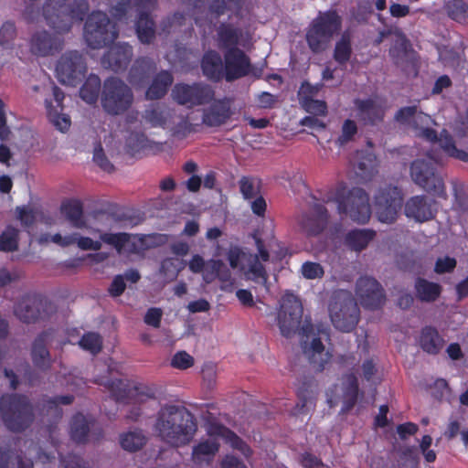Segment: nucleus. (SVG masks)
Instances as JSON below:
<instances>
[{
  "instance_id": "1",
  "label": "nucleus",
  "mask_w": 468,
  "mask_h": 468,
  "mask_svg": "<svg viewBox=\"0 0 468 468\" xmlns=\"http://www.w3.org/2000/svg\"><path fill=\"white\" fill-rule=\"evenodd\" d=\"M302 315L303 306L299 299L292 293H285L278 314L281 333L285 337H291L300 329L303 355L316 370H323L330 355L325 351L320 335H326L327 333L320 326L314 327L307 319L302 323Z\"/></svg>"
},
{
  "instance_id": "2",
  "label": "nucleus",
  "mask_w": 468,
  "mask_h": 468,
  "mask_svg": "<svg viewBox=\"0 0 468 468\" xmlns=\"http://www.w3.org/2000/svg\"><path fill=\"white\" fill-rule=\"evenodd\" d=\"M197 430L194 416L185 407L165 404L154 416V434L170 447L178 448L188 444Z\"/></svg>"
},
{
  "instance_id": "3",
  "label": "nucleus",
  "mask_w": 468,
  "mask_h": 468,
  "mask_svg": "<svg viewBox=\"0 0 468 468\" xmlns=\"http://www.w3.org/2000/svg\"><path fill=\"white\" fill-rule=\"evenodd\" d=\"M89 10L86 1L46 0L41 13L33 5L25 9V17L30 22H45L57 33L64 34L70 30L75 22L81 21Z\"/></svg>"
},
{
  "instance_id": "4",
  "label": "nucleus",
  "mask_w": 468,
  "mask_h": 468,
  "mask_svg": "<svg viewBox=\"0 0 468 468\" xmlns=\"http://www.w3.org/2000/svg\"><path fill=\"white\" fill-rule=\"evenodd\" d=\"M395 119L401 125L410 129L416 136L429 142L439 141L441 149L452 157L468 163V153L456 148L452 137L443 130L440 138L434 126L437 122L427 113L421 112L418 106H407L399 110Z\"/></svg>"
},
{
  "instance_id": "5",
  "label": "nucleus",
  "mask_w": 468,
  "mask_h": 468,
  "mask_svg": "<svg viewBox=\"0 0 468 468\" xmlns=\"http://www.w3.org/2000/svg\"><path fill=\"white\" fill-rule=\"evenodd\" d=\"M133 102V91L123 80L115 77L105 80L101 88V104L106 113L121 115L130 109Z\"/></svg>"
},
{
  "instance_id": "6",
  "label": "nucleus",
  "mask_w": 468,
  "mask_h": 468,
  "mask_svg": "<svg viewBox=\"0 0 468 468\" xmlns=\"http://www.w3.org/2000/svg\"><path fill=\"white\" fill-rule=\"evenodd\" d=\"M341 28V18L335 11L320 13L310 25L306 41L314 53L325 50L333 37Z\"/></svg>"
},
{
  "instance_id": "7",
  "label": "nucleus",
  "mask_w": 468,
  "mask_h": 468,
  "mask_svg": "<svg viewBox=\"0 0 468 468\" xmlns=\"http://www.w3.org/2000/svg\"><path fill=\"white\" fill-rule=\"evenodd\" d=\"M329 315L334 326L343 332L352 331L359 316L358 306L346 291H339L334 293L329 303Z\"/></svg>"
},
{
  "instance_id": "8",
  "label": "nucleus",
  "mask_w": 468,
  "mask_h": 468,
  "mask_svg": "<svg viewBox=\"0 0 468 468\" xmlns=\"http://www.w3.org/2000/svg\"><path fill=\"white\" fill-rule=\"evenodd\" d=\"M0 411L4 423L13 431L25 430L33 420L32 407L24 396H3L0 399Z\"/></svg>"
},
{
  "instance_id": "9",
  "label": "nucleus",
  "mask_w": 468,
  "mask_h": 468,
  "mask_svg": "<svg viewBox=\"0 0 468 468\" xmlns=\"http://www.w3.org/2000/svg\"><path fill=\"white\" fill-rule=\"evenodd\" d=\"M118 36L115 25L105 13L93 12L87 19L84 38L89 47L101 48L113 42Z\"/></svg>"
},
{
  "instance_id": "10",
  "label": "nucleus",
  "mask_w": 468,
  "mask_h": 468,
  "mask_svg": "<svg viewBox=\"0 0 468 468\" xmlns=\"http://www.w3.org/2000/svg\"><path fill=\"white\" fill-rule=\"evenodd\" d=\"M410 175L412 181L424 190L439 196L444 194L442 177L432 165L431 157L413 161L410 167Z\"/></svg>"
},
{
  "instance_id": "11",
  "label": "nucleus",
  "mask_w": 468,
  "mask_h": 468,
  "mask_svg": "<svg viewBox=\"0 0 468 468\" xmlns=\"http://www.w3.org/2000/svg\"><path fill=\"white\" fill-rule=\"evenodd\" d=\"M339 213L346 214L352 220L366 223L371 216L369 197L362 188H352L347 195L338 202Z\"/></svg>"
},
{
  "instance_id": "12",
  "label": "nucleus",
  "mask_w": 468,
  "mask_h": 468,
  "mask_svg": "<svg viewBox=\"0 0 468 468\" xmlns=\"http://www.w3.org/2000/svg\"><path fill=\"white\" fill-rule=\"evenodd\" d=\"M403 197L397 186H388L375 197L376 215L383 223H393L400 211Z\"/></svg>"
},
{
  "instance_id": "13",
  "label": "nucleus",
  "mask_w": 468,
  "mask_h": 468,
  "mask_svg": "<svg viewBox=\"0 0 468 468\" xmlns=\"http://www.w3.org/2000/svg\"><path fill=\"white\" fill-rule=\"evenodd\" d=\"M171 96L178 104L191 108L212 101L215 91L209 85L203 83H178L173 88Z\"/></svg>"
},
{
  "instance_id": "14",
  "label": "nucleus",
  "mask_w": 468,
  "mask_h": 468,
  "mask_svg": "<svg viewBox=\"0 0 468 468\" xmlns=\"http://www.w3.org/2000/svg\"><path fill=\"white\" fill-rule=\"evenodd\" d=\"M57 77L63 84L74 85L86 72V64L82 56L77 51L65 53L56 67Z\"/></svg>"
},
{
  "instance_id": "15",
  "label": "nucleus",
  "mask_w": 468,
  "mask_h": 468,
  "mask_svg": "<svg viewBox=\"0 0 468 468\" xmlns=\"http://www.w3.org/2000/svg\"><path fill=\"white\" fill-rule=\"evenodd\" d=\"M99 232V240H94L89 237H83L78 232H75V244L83 250H100L102 247V242L113 247L118 253H122L125 245L129 242L130 236L127 233H110L106 231Z\"/></svg>"
},
{
  "instance_id": "16",
  "label": "nucleus",
  "mask_w": 468,
  "mask_h": 468,
  "mask_svg": "<svg viewBox=\"0 0 468 468\" xmlns=\"http://www.w3.org/2000/svg\"><path fill=\"white\" fill-rule=\"evenodd\" d=\"M327 222V209L318 201L310 206L309 213H303L297 218L300 230L307 235L319 234L326 227Z\"/></svg>"
},
{
  "instance_id": "17",
  "label": "nucleus",
  "mask_w": 468,
  "mask_h": 468,
  "mask_svg": "<svg viewBox=\"0 0 468 468\" xmlns=\"http://www.w3.org/2000/svg\"><path fill=\"white\" fill-rule=\"evenodd\" d=\"M356 295L362 305L367 308H378L385 297L379 283L371 277H360L356 282Z\"/></svg>"
},
{
  "instance_id": "18",
  "label": "nucleus",
  "mask_w": 468,
  "mask_h": 468,
  "mask_svg": "<svg viewBox=\"0 0 468 468\" xmlns=\"http://www.w3.org/2000/svg\"><path fill=\"white\" fill-rule=\"evenodd\" d=\"M224 58V76L228 81L239 79L250 72V60L242 50L231 48L226 52Z\"/></svg>"
},
{
  "instance_id": "19",
  "label": "nucleus",
  "mask_w": 468,
  "mask_h": 468,
  "mask_svg": "<svg viewBox=\"0 0 468 468\" xmlns=\"http://www.w3.org/2000/svg\"><path fill=\"white\" fill-rule=\"evenodd\" d=\"M211 104L203 110L202 122L208 127L225 124L231 117V101L224 98L210 101Z\"/></svg>"
},
{
  "instance_id": "20",
  "label": "nucleus",
  "mask_w": 468,
  "mask_h": 468,
  "mask_svg": "<svg viewBox=\"0 0 468 468\" xmlns=\"http://www.w3.org/2000/svg\"><path fill=\"white\" fill-rule=\"evenodd\" d=\"M357 379L355 375L349 374L345 376L341 386L335 387V397L328 399L330 407L336 405L342 401L343 410H349L356 403L357 398Z\"/></svg>"
},
{
  "instance_id": "21",
  "label": "nucleus",
  "mask_w": 468,
  "mask_h": 468,
  "mask_svg": "<svg viewBox=\"0 0 468 468\" xmlns=\"http://www.w3.org/2000/svg\"><path fill=\"white\" fill-rule=\"evenodd\" d=\"M47 91H51L55 105L48 100H46V108L50 122L59 131L65 132L70 126L69 117L62 112V101L64 94L58 87H48Z\"/></svg>"
},
{
  "instance_id": "22",
  "label": "nucleus",
  "mask_w": 468,
  "mask_h": 468,
  "mask_svg": "<svg viewBox=\"0 0 468 468\" xmlns=\"http://www.w3.org/2000/svg\"><path fill=\"white\" fill-rule=\"evenodd\" d=\"M355 106L357 111V117L365 124H376L384 118L385 108L378 100H356Z\"/></svg>"
},
{
  "instance_id": "23",
  "label": "nucleus",
  "mask_w": 468,
  "mask_h": 468,
  "mask_svg": "<svg viewBox=\"0 0 468 468\" xmlns=\"http://www.w3.org/2000/svg\"><path fill=\"white\" fill-rule=\"evenodd\" d=\"M405 215L418 222L430 220L434 216L432 202L424 196L410 197L405 204Z\"/></svg>"
},
{
  "instance_id": "24",
  "label": "nucleus",
  "mask_w": 468,
  "mask_h": 468,
  "mask_svg": "<svg viewBox=\"0 0 468 468\" xmlns=\"http://www.w3.org/2000/svg\"><path fill=\"white\" fill-rule=\"evenodd\" d=\"M207 431L211 437L223 439L232 448L239 451L246 458L251 455V449L239 437L223 425L215 421H209Z\"/></svg>"
},
{
  "instance_id": "25",
  "label": "nucleus",
  "mask_w": 468,
  "mask_h": 468,
  "mask_svg": "<svg viewBox=\"0 0 468 468\" xmlns=\"http://www.w3.org/2000/svg\"><path fill=\"white\" fill-rule=\"evenodd\" d=\"M155 0H138L137 11L139 19L136 22V32L141 42L150 43L154 37V22L144 10H149L154 5Z\"/></svg>"
},
{
  "instance_id": "26",
  "label": "nucleus",
  "mask_w": 468,
  "mask_h": 468,
  "mask_svg": "<svg viewBox=\"0 0 468 468\" xmlns=\"http://www.w3.org/2000/svg\"><path fill=\"white\" fill-rule=\"evenodd\" d=\"M133 57L132 48L127 44H117L110 48L102 58V65L114 71L123 69Z\"/></svg>"
},
{
  "instance_id": "27",
  "label": "nucleus",
  "mask_w": 468,
  "mask_h": 468,
  "mask_svg": "<svg viewBox=\"0 0 468 468\" xmlns=\"http://www.w3.org/2000/svg\"><path fill=\"white\" fill-rule=\"evenodd\" d=\"M104 385L118 401L129 399L135 403L144 402V395L140 393L137 387L131 384L128 380L115 379Z\"/></svg>"
},
{
  "instance_id": "28",
  "label": "nucleus",
  "mask_w": 468,
  "mask_h": 468,
  "mask_svg": "<svg viewBox=\"0 0 468 468\" xmlns=\"http://www.w3.org/2000/svg\"><path fill=\"white\" fill-rule=\"evenodd\" d=\"M155 70L156 64L153 59L148 58H138L130 69L128 80L134 88H142Z\"/></svg>"
},
{
  "instance_id": "29",
  "label": "nucleus",
  "mask_w": 468,
  "mask_h": 468,
  "mask_svg": "<svg viewBox=\"0 0 468 468\" xmlns=\"http://www.w3.org/2000/svg\"><path fill=\"white\" fill-rule=\"evenodd\" d=\"M60 41L48 31L35 33L30 41V51L37 56H48L60 48Z\"/></svg>"
},
{
  "instance_id": "30",
  "label": "nucleus",
  "mask_w": 468,
  "mask_h": 468,
  "mask_svg": "<svg viewBox=\"0 0 468 468\" xmlns=\"http://www.w3.org/2000/svg\"><path fill=\"white\" fill-rule=\"evenodd\" d=\"M50 336L49 334L44 333L37 337L33 343L32 360L34 365L40 369H47L51 365L50 354L47 347Z\"/></svg>"
},
{
  "instance_id": "31",
  "label": "nucleus",
  "mask_w": 468,
  "mask_h": 468,
  "mask_svg": "<svg viewBox=\"0 0 468 468\" xmlns=\"http://www.w3.org/2000/svg\"><path fill=\"white\" fill-rule=\"evenodd\" d=\"M42 301L37 297L23 298L15 307L14 313L16 316L25 323L36 321L39 314V307Z\"/></svg>"
},
{
  "instance_id": "32",
  "label": "nucleus",
  "mask_w": 468,
  "mask_h": 468,
  "mask_svg": "<svg viewBox=\"0 0 468 468\" xmlns=\"http://www.w3.org/2000/svg\"><path fill=\"white\" fill-rule=\"evenodd\" d=\"M175 112L165 106L157 105L144 112V118L154 127L168 128Z\"/></svg>"
},
{
  "instance_id": "33",
  "label": "nucleus",
  "mask_w": 468,
  "mask_h": 468,
  "mask_svg": "<svg viewBox=\"0 0 468 468\" xmlns=\"http://www.w3.org/2000/svg\"><path fill=\"white\" fill-rule=\"evenodd\" d=\"M416 297L421 302H435L441 295V286L424 278H418L414 284Z\"/></svg>"
},
{
  "instance_id": "34",
  "label": "nucleus",
  "mask_w": 468,
  "mask_h": 468,
  "mask_svg": "<svg viewBox=\"0 0 468 468\" xmlns=\"http://www.w3.org/2000/svg\"><path fill=\"white\" fill-rule=\"evenodd\" d=\"M356 175L363 181L370 180L377 173V160L372 154H357L354 165Z\"/></svg>"
},
{
  "instance_id": "35",
  "label": "nucleus",
  "mask_w": 468,
  "mask_h": 468,
  "mask_svg": "<svg viewBox=\"0 0 468 468\" xmlns=\"http://www.w3.org/2000/svg\"><path fill=\"white\" fill-rule=\"evenodd\" d=\"M202 69L204 75L211 80H220L224 74V65L221 57L215 51L207 52L202 60Z\"/></svg>"
},
{
  "instance_id": "36",
  "label": "nucleus",
  "mask_w": 468,
  "mask_h": 468,
  "mask_svg": "<svg viewBox=\"0 0 468 468\" xmlns=\"http://www.w3.org/2000/svg\"><path fill=\"white\" fill-rule=\"evenodd\" d=\"M173 83L172 75L166 71L162 70L154 76L146 91V98L149 100H157L165 96L168 88Z\"/></svg>"
},
{
  "instance_id": "37",
  "label": "nucleus",
  "mask_w": 468,
  "mask_h": 468,
  "mask_svg": "<svg viewBox=\"0 0 468 468\" xmlns=\"http://www.w3.org/2000/svg\"><path fill=\"white\" fill-rule=\"evenodd\" d=\"M375 232L370 229H355L349 231L345 238V244L355 251L365 250L373 240Z\"/></svg>"
},
{
  "instance_id": "38",
  "label": "nucleus",
  "mask_w": 468,
  "mask_h": 468,
  "mask_svg": "<svg viewBox=\"0 0 468 468\" xmlns=\"http://www.w3.org/2000/svg\"><path fill=\"white\" fill-rule=\"evenodd\" d=\"M61 210L67 220L76 229H87V223L83 215V207L80 202L73 200L64 203Z\"/></svg>"
},
{
  "instance_id": "39",
  "label": "nucleus",
  "mask_w": 468,
  "mask_h": 468,
  "mask_svg": "<svg viewBox=\"0 0 468 468\" xmlns=\"http://www.w3.org/2000/svg\"><path fill=\"white\" fill-rule=\"evenodd\" d=\"M420 345L429 354H437L444 346V340L437 330L431 327H425L420 334Z\"/></svg>"
},
{
  "instance_id": "40",
  "label": "nucleus",
  "mask_w": 468,
  "mask_h": 468,
  "mask_svg": "<svg viewBox=\"0 0 468 468\" xmlns=\"http://www.w3.org/2000/svg\"><path fill=\"white\" fill-rule=\"evenodd\" d=\"M218 451L215 439L201 441L193 448L192 458L197 464L209 463Z\"/></svg>"
},
{
  "instance_id": "41",
  "label": "nucleus",
  "mask_w": 468,
  "mask_h": 468,
  "mask_svg": "<svg viewBox=\"0 0 468 468\" xmlns=\"http://www.w3.org/2000/svg\"><path fill=\"white\" fill-rule=\"evenodd\" d=\"M73 401V397L58 396L53 399H44L41 405V414L52 419H58L61 415L59 405H69Z\"/></svg>"
},
{
  "instance_id": "42",
  "label": "nucleus",
  "mask_w": 468,
  "mask_h": 468,
  "mask_svg": "<svg viewBox=\"0 0 468 468\" xmlns=\"http://www.w3.org/2000/svg\"><path fill=\"white\" fill-rule=\"evenodd\" d=\"M352 55L351 37L345 32L341 38L335 43L334 58L339 65H346Z\"/></svg>"
},
{
  "instance_id": "43",
  "label": "nucleus",
  "mask_w": 468,
  "mask_h": 468,
  "mask_svg": "<svg viewBox=\"0 0 468 468\" xmlns=\"http://www.w3.org/2000/svg\"><path fill=\"white\" fill-rule=\"evenodd\" d=\"M120 442L124 450L135 452L145 444L146 437L141 430H134L122 434Z\"/></svg>"
},
{
  "instance_id": "44",
  "label": "nucleus",
  "mask_w": 468,
  "mask_h": 468,
  "mask_svg": "<svg viewBox=\"0 0 468 468\" xmlns=\"http://www.w3.org/2000/svg\"><path fill=\"white\" fill-rule=\"evenodd\" d=\"M244 273L247 280L252 281L257 284L262 285L266 288V290H268V275L261 263L259 262L257 255H251V263Z\"/></svg>"
},
{
  "instance_id": "45",
  "label": "nucleus",
  "mask_w": 468,
  "mask_h": 468,
  "mask_svg": "<svg viewBox=\"0 0 468 468\" xmlns=\"http://www.w3.org/2000/svg\"><path fill=\"white\" fill-rule=\"evenodd\" d=\"M101 86V80L98 76H89L80 90L81 99L88 103L95 102L98 99Z\"/></svg>"
},
{
  "instance_id": "46",
  "label": "nucleus",
  "mask_w": 468,
  "mask_h": 468,
  "mask_svg": "<svg viewBox=\"0 0 468 468\" xmlns=\"http://www.w3.org/2000/svg\"><path fill=\"white\" fill-rule=\"evenodd\" d=\"M89 423L85 417L81 414L74 416L71 422V437L77 442H83L86 441L89 432Z\"/></svg>"
},
{
  "instance_id": "47",
  "label": "nucleus",
  "mask_w": 468,
  "mask_h": 468,
  "mask_svg": "<svg viewBox=\"0 0 468 468\" xmlns=\"http://www.w3.org/2000/svg\"><path fill=\"white\" fill-rule=\"evenodd\" d=\"M75 232L62 235L60 233L56 234H42L39 239L38 242L43 245H47L49 243H54L59 247L66 248L72 245H75Z\"/></svg>"
},
{
  "instance_id": "48",
  "label": "nucleus",
  "mask_w": 468,
  "mask_h": 468,
  "mask_svg": "<svg viewBox=\"0 0 468 468\" xmlns=\"http://www.w3.org/2000/svg\"><path fill=\"white\" fill-rule=\"evenodd\" d=\"M239 186L245 199L254 198L260 193V181L257 178L243 176L239 179Z\"/></svg>"
},
{
  "instance_id": "49",
  "label": "nucleus",
  "mask_w": 468,
  "mask_h": 468,
  "mask_svg": "<svg viewBox=\"0 0 468 468\" xmlns=\"http://www.w3.org/2000/svg\"><path fill=\"white\" fill-rule=\"evenodd\" d=\"M18 230L13 227H7L0 236V250L3 251H14L17 250Z\"/></svg>"
},
{
  "instance_id": "50",
  "label": "nucleus",
  "mask_w": 468,
  "mask_h": 468,
  "mask_svg": "<svg viewBox=\"0 0 468 468\" xmlns=\"http://www.w3.org/2000/svg\"><path fill=\"white\" fill-rule=\"evenodd\" d=\"M80 346L91 354H97L102 347L101 336L97 333H87L80 340Z\"/></svg>"
},
{
  "instance_id": "51",
  "label": "nucleus",
  "mask_w": 468,
  "mask_h": 468,
  "mask_svg": "<svg viewBox=\"0 0 468 468\" xmlns=\"http://www.w3.org/2000/svg\"><path fill=\"white\" fill-rule=\"evenodd\" d=\"M129 150L133 153H138L150 147V141L141 133H132L126 140Z\"/></svg>"
},
{
  "instance_id": "52",
  "label": "nucleus",
  "mask_w": 468,
  "mask_h": 468,
  "mask_svg": "<svg viewBox=\"0 0 468 468\" xmlns=\"http://www.w3.org/2000/svg\"><path fill=\"white\" fill-rule=\"evenodd\" d=\"M218 39L225 48L234 47L239 41L238 31L229 26H221L218 29Z\"/></svg>"
},
{
  "instance_id": "53",
  "label": "nucleus",
  "mask_w": 468,
  "mask_h": 468,
  "mask_svg": "<svg viewBox=\"0 0 468 468\" xmlns=\"http://www.w3.org/2000/svg\"><path fill=\"white\" fill-rule=\"evenodd\" d=\"M167 129H170L173 135L177 137H184L191 131L190 123L187 119L184 116L176 115V113Z\"/></svg>"
},
{
  "instance_id": "54",
  "label": "nucleus",
  "mask_w": 468,
  "mask_h": 468,
  "mask_svg": "<svg viewBox=\"0 0 468 468\" xmlns=\"http://www.w3.org/2000/svg\"><path fill=\"white\" fill-rule=\"evenodd\" d=\"M356 133V123L352 120H346L342 125L341 135L338 137L336 143L340 145H343L353 140Z\"/></svg>"
},
{
  "instance_id": "55",
  "label": "nucleus",
  "mask_w": 468,
  "mask_h": 468,
  "mask_svg": "<svg viewBox=\"0 0 468 468\" xmlns=\"http://www.w3.org/2000/svg\"><path fill=\"white\" fill-rule=\"evenodd\" d=\"M194 365V358L186 351H179L173 356L171 366L178 369H186Z\"/></svg>"
},
{
  "instance_id": "56",
  "label": "nucleus",
  "mask_w": 468,
  "mask_h": 468,
  "mask_svg": "<svg viewBox=\"0 0 468 468\" xmlns=\"http://www.w3.org/2000/svg\"><path fill=\"white\" fill-rule=\"evenodd\" d=\"M301 105L306 112L312 114L325 115L327 112V106L324 101L313 99L301 102Z\"/></svg>"
},
{
  "instance_id": "57",
  "label": "nucleus",
  "mask_w": 468,
  "mask_h": 468,
  "mask_svg": "<svg viewBox=\"0 0 468 468\" xmlns=\"http://www.w3.org/2000/svg\"><path fill=\"white\" fill-rule=\"evenodd\" d=\"M456 260L454 258L444 256L437 259L434 266V271L438 274L452 272L456 267Z\"/></svg>"
},
{
  "instance_id": "58",
  "label": "nucleus",
  "mask_w": 468,
  "mask_h": 468,
  "mask_svg": "<svg viewBox=\"0 0 468 468\" xmlns=\"http://www.w3.org/2000/svg\"><path fill=\"white\" fill-rule=\"evenodd\" d=\"M323 267L316 262H305L302 266V273L306 279H320L324 276Z\"/></svg>"
},
{
  "instance_id": "59",
  "label": "nucleus",
  "mask_w": 468,
  "mask_h": 468,
  "mask_svg": "<svg viewBox=\"0 0 468 468\" xmlns=\"http://www.w3.org/2000/svg\"><path fill=\"white\" fill-rule=\"evenodd\" d=\"M221 261L211 260L206 263V266L202 271L203 279L206 282L209 283L213 282L220 270Z\"/></svg>"
},
{
  "instance_id": "60",
  "label": "nucleus",
  "mask_w": 468,
  "mask_h": 468,
  "mask_svg": "<svg viewBox=\"0 0 468 468\" xmlns=\"http://www.w3.org/2000/svg\"><path fill=\"white\" fill-rule=\"evenodd\" d=\"M111 5V14L112 16L121 19L128 12L130 0H109Z\"/></svg>"
},
{
  "instance_id": "61",
  "label": "nucleus",
  "mask_w": 468,
  "mask_h": 468,
  "mask_svg": "<svg viewBox=\"0 0 468 468\" xmlns=\"http://www.w3.org/2000/svg\"><path fill=\"white\" fill-rule=\"evenodd\" d=\"M93 161L103 170L108 173L113 170V165L106 157L103 149L101 145H98L94 149Z\"/></svg>"
},
{
  "instance_id": "62",
  "label": "nucleus",
  "mask_w": 468,
  "mask_h": 468,
  "mask_svg": "<svg viewBox=\"0 0 468 468\" xmlns=\"http://www.w3.org/2000/svg\"><path fill=\"white\" fill-rule=\"evenodd\" d=\"M320 90L319 85L313 86L310 83L304 82L300 87V90L298 91V97L299 101L303 102L307 101L308 100H313L316 96Z\"/></svg>"
},
{
  "instance_id": "63",
  "label": "nucleus",
  "mask_w": 468,
  "mask_h": 468,
  "mask_svg": "<svg viewBox=\"0 0 468 468\" xmlns=\"http://www.w3.org/2000/svg\"><path fill=\"white\" fill-rule=\"evenodd\" d=\"M450 16L455 20H460L464 16L466 5L461 0H453L447 5Z\"/></svg>"
},
{
  "instance_id": "64",
  "label": "nucleus",
  "mask_w": 468,
  "mask_h": 468,
  "mask_svg": "<svg viewBox=\"0 0 468 468\" xmlns=\"http://www.w3.org/2000/svg\"><path fill=\"white\" fill-rule=\"evenodd\" d=\"M179 270L178 261L173 258L164 260L160 268V271L169 278L176 277Z\"/></svg>"
}]
</instances>
